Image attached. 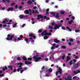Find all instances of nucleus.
<instances>
[{"mask_svg":"<svg viewBox=\"0 0 80 80\" xmlns=\"http://www.w3.org/2000/svg\"><path fill=\"white\" fill-rule=\"evenodd\" d=\"M18 65H20L19 66V68H18L17 69V71L18 72H20V70H22V66L23 65V63H18Z\"/></svg>","mask_w":80,"mask_h":80,"instance_id":"nucleus-4","label":"nucleus"},{"mask_svg":"<svg viewBox=\"0 0 80 80\" xmlns=\"http://www.w3.org/2000/svg\"><path fill=\"white\" fill-rule=\"evenodd\" d=\"M47 38H48V36H45L44 37V40H46Z\"/></svg>","mask_w":80,"mask_h":80,"instance_id":"nucleus-34","label":"nucleus"},{"mask_svg":"<svg viewBox=\"0 0 80 80\" xmlns=\"http://www.w3.org/2000/svg\"><path fill=\"white\" fill-rule=\"evenodd\" d=\"M62 30H65V27H63V26L62 27Z\"/></svg>","mask_w":80,"mask_h":80,"instance_id":"nucleus-47","label":"nucleus"},{"mask_svg":"<svg viewBox=\"0 0 80 80\" xmlns=\"http://www.w3.org/2000/svg\"><path fill=\"white\" fill-rule=\"evenodd\" d=\"M39 57V55H37L33 56V59L35 60V61L36 62H39V60L42 59V58H41V57Z\"/></svg>","mask_w":80,"mask_h":80,"instance_id":"nucleus-1","label":"nucleus"},{"mask_svg":"<svg viewBox=\"0 0 80 80\" xmlns=\"http://www.w3.org/2000/svg\"><path fill=\"white\" fill-rule=\"evenodd\" d=\"M47 31L45 30L43 31L42 33H41V35L42 36L43 35V36L45 35H47Z\"/></svg>","mask_w":80,"mask_h":80,"instance_id":"nucleus-9","label":"nucleus"},{"mask_svg":"<svg viewBox=\"0 0 80 80\" xmlns=\"http://www.w3.org/2000/svg\"><path fill=\"white\" fill-rule=\"evenodd\" d=\"M36 8H37L36 6H34L33 7V9H36Z\"/></svg>","mask_w":80,"mask_h":80,"instance_id":"nucleus-61","label":"nucleus"},{"mask_svg":"<svg viewBox=\"0 0 80 80\" xmlns=\"http://www.w3.org/2000/svg\"><path fill=\"white\" fill-rule=\"evenodd\" d=\"M28 60L29 61H30L32 60V58H28Z\"/></svg>","mask_w":80,"mask_h":80,"instance_id":"nucleus-39","label":"nucleus"},{"mask_svg":"<svg viewBox=\"0 0 80 80\" xmlns=\"http://www.w3.org/2000/svg\"><path fill=\"white\" fill-rule=\"evenodd\" d=\"M22 59L23 60H24V61H27V58H26V57L25 56H23L22 57Z\"/></svg>","mask_w":80,"mask_h":80,"instance_id":"nucleus-24","label":"nucleus"},{"mask_svg":"<svg viewBox=\"0 0 80 80\" xmlns=\"http://www.w3.org/2000/svg\"><path fill=\"white\" fill-rule=\"evenodd\" d=\"M7 22H8V19H7V18H6L4 19V20L2 22V23H6Z\"/></svg>","mask_w":80,"mask_h":80,"instance_id":"nucleus-13","label":"nucleus"},{"mask_svg":"<svg viewBox=\"0 0 80 80\" xmlns=\"http://www.w3.org/2000/svg\"><path fill=\"white\" fill-rule=\"evenodd\" d=\"M52 59H53V57L52 55H51V56L49 57V60H51Z\"/></svg>","mask_w":80,"mask_h":80,"instance_id":"nucleus-31","label":"nucleus"},{"mask_svg":"<svg viewBox=\"0 0 80 80\" xmlns=\"http://www.w3.org/2000/svg\"><path fill=\"white\" fill-rule=\"evenodd\" d=\"M21 59V58H20V57H18L17 58V60H20Z\"/></svg>","mask_w":80,"mask_h":80,"instance_id":"nucleus-44","label":"nucleus"},{"mask_svg":"<svg viewBox=\"0 0 80 80\" xmlns=\"http://www.w3.org/2000/svg\"><path fill=\"white\" fill-rule=\"evenodd\" d=\"M68 45H69L70 46H71V45H72V43H71V42H69Z\"/></svg>","mask_w":80,"mask_h":80,"instance_id":"nucleus-53","label":"nucleus"},{"mask_svg":"<svg viewBox=\"0 0 80 80\" xmlns=\"http://www.w3.org/2000/svg\"><path fill=\"white\" fill-rule=\"evenodd\" d=\"M66 58H67L66 59L67 62H68V60H70V57L69 56H67Z\"/></svg>","mask_w":80,"mask_h":80,"instance_id":"nucleus-18","label":"nucleus"},{"mask_svg":"<svg viewBox=\"0 0 80 80\" xmlns=\"http://www.w3.org/2000/svg\"><path fill=\"white\" fill-rule=\"evenodd\" d=\"M27 17H28V16L27 15H25L24 16L23 15H21L19 16V18H21V19L25 18H27Z\"/></svg>","mask_w":80,"mask_h":80,"instance_id":"nucleus-8","label":"nucleus"},{"mask_svg":"<svg viewBox=\"0 0 80 80\" xmlns=\"http://www.w3.org/2000/svg\"><path fill=\"white\" fill-rule=\"evenodd\" d=\"M69 41L71 42H73V39L72 38H70L69 39Z\"/></svg>","mask_w":80,"mask_h":80,"instance_id":"nucleus-36","label":"nucleus"},{"mask_svg":"<svg viewBox=\"0 0 80 80\" xmlns=\"http://www.w3.org/2000/svg\"><path fill=\"white\" fill-rule=\"evenodd\" d=\"M66 28L67 29H68V30L69 31V32H71V31H72V29L68 27V26H66Z\"/></svg>","mask_w":80,"mask_h":80,"instance_id":"nucleus-27","label":"nucleus"},{"mask_svg":"<svg viewBox=\"0 0 80 80\" xmlns=\"http://www.w3.org/2000/svg\"><path fill=\"white\" fill-rule=\"evenodd\" d=\"M51 25H52V26H54L55 25V23H52Z\"/></svg>","mask_w":80,"mask_h":80,"instance_id":"nucleus-63","label":"nucleus"},{"mask_svg":"<svg viewBox=\"0 0 80 80\" xmlns=\"http://www.w3.org/2000/svg\"><path fill=\"white\" fill-rule=\"evenodd\" d=\"M73 72L75 75H77V74L78 73L80 72V69L77 70L76 71H74Z\"/></svg>","mask_w":80,"mask_h":80,"instance_id":"nucleus-11","label":"nucleus"},{"mask_svg":"<svg viewBox=\"0 0 80 80\" xmlns=\"http://www.w3.org/2000/svg\"><path fill=\"white\" fill-rule=\"evenodd\" d=\"M56 44L55 43H54L53 44L51 48L52 50H53V49H55V45Z\"/></svg>","mask_w":80,"mask_h":80,"instance_id":"nucleus-17","label":"nucleus"},{"mask_svg":"<svg viewBox=\"0 0 80 80\" xmlns=\"http://www.w3.org/2000/svg\"><path fill=\"white\" fill-rule=\"evenodd\" d=\"M49 29H53V27H52L51 26H49Z\"/></svg>","mask_w":80,"mask_h":80,"instance_id":"nucleus-35","label":"nucleus"},{"mask_svg":"<svg viewBox=\"0 0 80 80\" xmlns=\"http://www.w3.org/2000/svg\"><path fill=\"white\" fill-rule=\"evenodd\" d=\"M54 42H55V43H58L60 42V41H58L57 39H54Z\"/></svg>","mask_w":80,"mask_h":80,"instance_id":"nucleus-19","label":"nucleus"},{"mask_svg":"<svg viewBox=\"0 0 80 80\" xmlns=\"http://www.w3.org/2000/svg\"><path fill=\"white\" fill-rule=\"evenodd\" d=\"M75 32H76V33H78V32H80V30L79 29L76 30H75Z\"/></svg>","mask_w":80,"mask_h":80,"instance_id":"nucleus-42","label":"nucleus"},{"mask_svg":"<svg viewBox=\"0 0 80 80\" xmlns=\"http://www.w3.org/2000/svg\"><path fill=\"white\" fill-rule=\"evenodd\" d=\"M17 23H15L13 25V27H16L17 26Z\"/></svg>","mask_w":80,"mask_h":80,"instance_id":"nucleus-43","label":"nucleus"},{"mask_svg":"<svg viewBox=\"0 0 80 80\" xmlns=\"http://www.w3.org/2000/svg\"><path fill=\"white\" fill-rule=\"evenodd\" d=\"M8 68H10L11 70H13V67L12 66H8Z\"/></svg>","mask_w":80,"mask_h":80,"instance_id":"nucleus-23","label":"nucleus"},{"mask_svg":"<svg viewBox=\"0 0 80 80\" xmlns=\"http://www.w3.org/2000/svg\"><path fill=\"white\" fill-rule=\"evenodd\" d=\"M58 71H57L56 72V76H57L58 75V72L59 73V74H62V70L61 68L59 67L58 69Z\"/></svg>","mask_w":80,"mask_h":80,"instance_id":"nucleus-3","label":"nucleus"},{"mask_svg":"<svg viewBox=\"0 0 80 80\" xmlns=\"http://www.w3.org/2000/svg\"><path fill=\"white\" fill-rule=\"evenodd\" d=\"M53 30L52 29L50 30H49V32H52Z\"/></svg>","mask_w":80,"mask_h":80,"instance_id":"nucleus-62","label":"nucleus"},{"mask_svg":"<svg viewBox=\"0 0 80 80\" xmlns=\"http://www.w3.org/2000/svg\"><path fill=\"white\" fill-rule=\"evenodd\" d=\"M49 2V0H46L45 1V2L46 3H48V2Z\"/></svg>","mask_w":80,"mask_h":80,"instance_id":"nucleus-60","label":"nucleus"},{"mask_svg":"<svg viewBox=\"0 0 80 80\" xmlns=\"http://www.w3.org/2000/svg\"><path fill=\"white\" fill-rule=\"evenodd\" d=\"M72 20H74L75 19V17L72 16Z\"/></svg>","mask_w":80,"mask_h":80,"instance_id":"nucleus-54","label":"nucleus"},{"mask_svg":"<svg viewBox=\"0 0 80 80\" xmlns=\"http://www.w3.org/2000/svg\"><path fill=\"white\" fill-rule=\"evenodd\" d=\"M51 15H52V16H55V13L53 12H52L51 13Z\"/></svg>","mask_w":80,"mask_h":80,"instance_id":"nucleus-33","label":"nucleus"},{"mask_svg":"<svg viewBox=\"0 0 80 80\" xmlns=\"http://www.w3.org/2000/svg\"><path fill=\"white\" fill-rule=\"evenodd\" d=\"M68 22L69 24L70 25H71V24H72V23H74V22H73V20H71L70 21H68Z\"/></svg>","mask_w":80,"mask_h":80,"instance_id":"nucleus-21","label":"nucleus"},{"mask_svg":"<svg viewBox=\"0 0 80 80\" xmlns=\"http://www.w3.org/2000/svg\"><path fill=\"white\" fill-rule=\"evenodd\" d=\"M66 80H71L72 77L70 75H68L67 77V78H65Z\"/></svg>","mask_w":80,"mask_h":80,"instance_id":"nucleus-14","label":"nucleus"},{"mask_svg":"<svg viewBox=\"0 0 80 80\" xmlns=\"http://www.w3.org/2000/svg\"><path fill=\"white\" fill-rule=\"evenodd\" d=\"M73 61L74 62V63H75L77 62V60L75 59H73Z\"/></svg>","mask_w":80,"mask_h":80,"instance_id":"nucleus-52","label":"nucleus"},{"mask_svg":"<svg viewBox=\"0 0 80 80\" xmlns=\"http://www.w3.org/2000/svg\"><path fill=\"white\" fill-rule=\"evenodd\" d=\"M72 62H73V61H72V60L70 61L69 63V65H72Z\"/></svg>","mask_w":80,"mask_h":80,"instance_id":"nucleus-38","label":"nucleus"},{"mask_svg":"<svg viewBox=\"0 0 80 80\" xmlns=\"http://www.w3.org/2000/svg\"><path fill=\"white\" fill-rule=\"evenodd\" d=\"M40 18H43V16H42L41 14L38 15V18H37V20H39Z\"/></svg>","mask_w":80,"mask_h":80,"instance_id":"nucleus-10","label":"nucleus"},{"mask_svg":"<svg viewBox=\"0 0 80 80\" xmlns=\"http://www.w3.org/2000/svg\"><path fill=\"white\" fill-rule=\"evenodd\" d=\"M27 3L28 4H29V5H30V4H32V2L30 0H29L28 2H27Z\"/></svg>","mask_w":80,"mask_h":80,"instance_id":"nucleus-26","label":"nucleus"},{"mask_svg":"<svg viewBox=\"0 0 80 80\" xmlns=\"http://www.w3.org/2000/svg\"><path fill=\"white\" fill-rule=\"evenodd\" d=\"M29 40H31L32 42H35L34 40H33V39H32V38H29Z\"/></svg>","mask_w":80,"mask_h":80,"instance_id":"nucleus-32","label":"nucleus"},{"mask_svg":"<svg viewBox=\"0 0 80 80\" xmlns=\"http://www.w3.org/2000/svg\"><path fill=\"white\" fill-rule=\"evenodd\" d=\"M45 61H48V58H46L45 59Z\"/></svg>","mask_w":80,"mask_h":80,"instance_id":"nucleus-55","label":"nucleus"},{"mask_svg":"<svg viewBox=\"0 0 80 80\" xmlns=\"http://www.w3.org/2000/svg\"><path fill=\"white\" fill-rule=\"evenodd\" d=\"M65 55L64 54L62 57V60H64V58H65Z\"/></svg>","mask_w":80,"mask_h":80,"instance_id":"nucleus-40","label":"nucleus"},{"mask_svg":"<svg viewBox=\"0 0 80 80\" xmlns=\"http://www.w3.org/2000/svg\"><path fill=\"white\" fill-rule=\"evenodd\" d=\"M13 10V8H9L8 9H7V11L8 12H9V11H12Z\"/></svg>","mask_w":80,"mask_h":80,"instance_id":"nucleus-22","label":"nucleus"},{"mask_svg":"<svg viewBox=\"0 0 80 80\" xmlns=\"http://www.w3.org/2000/svg\"><path fill=\"white\" fill-rule=\"evenodd\" d=\"M4 75V74H0V77H2Z\"/></svg>","mask_w":80,"mask_h":80,"instance_id":"nucleus-51","label":"nucleus"},{"mask_svg":"<svg viewBox=\"0 0 80 80\" xmlns=\"http://www.w3.org/2000/svg\"><path fill=\"white\" fill-rule=\"evenodd\" d=\"M14 4H15V2L11 3V6H13V5H14Z\"/></svg>","mask_w":80,"mask_h":80,"instance_id":"nucleus-46","label":"nucleus"},{"mask_svg":"<svg viewBox=\"0 0 80 80\" xmlns=\"http://www.w3.org/2000/svg\"><path fill=\"white\" fill-rule=\"evenodd\" d=\"M46 35H48V36H50V35H52V33L50 32H47Z\"/></svg>","mask_w":80,"mask_h":80,"instance_id":"nucleus-30","label":"nucleus"},{"mask_svg":"<svg viewBox=\"0 0 80 80\" xmlns=\"http://www.w3.org/2000/svg\"><path fill=\"white\" fill-rule=\"evenodd\" d=\"M62 48H63V49H65L66 48V47L65 46H62Z\"/></svg>","mask_w":80,"mask_h":80,"instance_id":"nucleus-41","label":"nucleus"},{"mask_svg":"<svg viewBox=\"0 0 80 80\" xmlns=\"http://www.w3.org/2000/svg\"><path fill=\"white\" fill-rule=\"evenodd\" d=\"M25 63L26 65H30V64H32V62L29 61H25Z\"/></svg>","mask_w":80,"mask_h":80,"instance_id":"nucleus-16","label":"nucleus"},{"mask_svg":"<svg viewBox=\"0 0 80 80\" xmlns=\"http://www.w3.org/2000/svg\"><path fill=\"white\" fill-rule=\"evenodd\" d=\"M48 71L50 73H52V68H49L48 70Z\"/></svg>","mask_w":80,"mask_h":80,"instance_id":"nucleus-28","label":"nucleus"},{"mask_svg":"<svg viewBox=\"0 0 80 80\" xmlns=\"http://www.w3.org/2000/svg\"><path fill=\"white\" fill-rule=\"evenodd\" d=\"M78 62H77L75 64V63H73V67L74 68H78V65H79Z\"/></svg>","mask_w":80,"mask_h":80,"instance_id":"nucleus-7","label":"nucleus"},{"mask_svg":"<svg viewBox=\"0 0 80 80\" xmlns=\"http://www.w3.org/2000/svg\"><path fill=\"white\" fill-rule=\"evenodd\" d=\"M29 12H32V11L30 9H29L28 10H26L24 11V13H25V14H27V15H28V14H29Z\"/></svg>","mask_w":80,"mask_h":80,"instance_id":"nucleus-6","label":"nucleus"},{"mask_svg":"<svg viewBox=\"0 0 80 80\" xmlns=\"http://www.w3.org/2000/svg\"><path fill=\"white\" fill-rule=\"evenodd\" d=\"M24 41H25L27 43H28V44H29V41H28V39H27V38H25L24 39Z\"/></svg>","mask_w":80,"mask_h":80,"instance_id":"nucleus-20","label":"nucleus"},{"mask_svg":"<svg viewBox=\"0 0 80 80\" xmlns=\"http://www.w3.org/2000/svg\"><path fill=\"white\" fill-rule=\"evenodd\" d=\"M19 9H21V8H22V6H20L19 7Z\"/></svg>","mask_w":80,"mask_h":80,"instance_id":"nucleus-59","label":"nucleus"},{"mask_svg":"<svg viewBox=\"0 0 80 80\" xmlns=\"http://www.w3.org/2000/svg\"><path fill=\"white\" fill-rule=\"evenodd\" d=\"M23 38V36L22 35H20V38H21V39L22 38Z\"/></svg>","mask_w":80,"mask_h":80,"instance_id":"nucleus-49","label":"nucleus"},{"mask_svg":"<svg viewBox=\"0 0 80 80\" xmlns=\"http://www.w3.org/2000/svg\"><path fill=\"white\" fill-rule=\"evenodd\" d=\"M17 39L18 40H21V38H18Z\"/></svg>","mask_w":80,"mask_h":80,"instance_id":"nucleus-56","label":"nucleus"},{"mask_svg":"<svg viewBox=\"0 0 80 80\" xmlns=\"http://www.w3.org/2000/svg\"><path fill=\"white\" fill-rule=\"evenodd\" d=\"M42 32V29H40L39 30L38 32L39 33H41V32Z\"/></svg>","mask_w":80,"mask_h":80,"instance_id":"nucleus-45","label":"nucleus"},{"mask_svg":"<svg viewBox=\"0 0 80 80\" xmlns=\"http://www.w3.org/2000/svg\"><path fill=\"white\" fill-rule=\"evenodd\" d=\"M29 36L30 37H32L33 38H34V39H36V36H35L33 35V34L32 33H31V34H29Z\"/></svg>","mask_w":80,"mask_h":80,"instance_id":"nucleus-12","label":"nucleus"},{"mask_svg":"<svg viewBox=\"0 0 80 80\" xmlns=\"http://www.w3.org/2000/svg\"><path fill=\"white\" fill-rule=\"evenodd\" d=\"M14 42H17V39H14L13 40Z\"/></svg>","mask_w":80,"mask_h":80,"instance_id":"nucleus-58","label":"nucleus"},{"mask_svg":"<svg viewBox=\"0 0 80 80\" xmlns=\"http://www.w3.org/2000/svg\"><path fill=\"white\" fill-rule=\"evenodd\" d=\"M60 13L61 15H63V14H64V13H65V12H64L63 11H61L60 12Z\"/></svg>","mask_w":80,"mask_h":80,"instance_id":"nucleus-37","label":"nucleus"},{"mask_svg":"<svg viewBox=\"0 0 80 80\" xmlns=\"http://www.w3.org/2000/svg\"><path fill=\"white\" fill-rule=\"evenodd\" d=\"M62 27V24L61 23L60 24H56L55 25V27H54V29L55 30H57V28H59V27Z\"/></svg>","mask_w":80,"mask_h":80,"instance_id":"nucleus-5","label":"nucleus"},{"mask_svg":"<svg viewBox=\"0 0 80 80\" xmlns=\"http://www.w3.org/2000/svg\"><path fill=\"white\" fill-rule=\"evenodd\" d=\"M25 26V24H23L22 26V28H23V27Z\"/></svg>","mask_w":80,"mask_h":80,"instance_id":"nucleus-64","label":"nucleus"},{"mask_svg":"<svg viewBox=\"0 0 80 80\" xmlns=\"http://www.w3.org/2000/svg\"><path fill=\"white\" fill-rule=\"evenodd\" d=\"M24 71L23 70H22L20 72L21 73H22Z\"/></svg>","mask_w":80,"mask_h":80,"instance_id":"nucleus-48","label":"nucleus"},{"mask_svg":"<svg viewBox=\"0 0 80 80\" xmlns=\"http://www.w3.org/2000/svg\"><path fill=\"white\" fill-rule=\"evenodd\" d=\"M8 37L6 38V40L8 41L12 40L13 38L15 37L13 35H11L10 34H8L7 36Z\"/></svg>","mask_w":80,"mask_h":80,"instance_id":"nucleus-2","label":"nucleus"},{"mask_svg":"<svg viewBox=\"0 0 80 80\" xmlns=\"http://www.w3.org/2000/svg\"><path fill=\"white\" fill-rule=\"evenodd\" d=\"M16 71H17V70L16 69H14L13 71V72H16Z\"/></svg>","mask_w":80,"mask_h":80,"instance_id":"nucleus-57","label":"nucleus"},{"mask_svg":"<svg viewBox=\"0 0 80 80\" xmlns=\"http://www.w3.org/2000/svg\"><path fill=\"white\" fill-rule=\"evenodd\" d=\"M8 69V68L5 67L4 68H3L2 69L3 71H4L6 70H7Z\"/></svg>","mask_w":80,"mask_h":80,"instance_id":"nucleus-29","label":"nucleus"},{"mask_svg":"<svg viewBox=\"0 0 80 80\" xmlns=\"http://www.w3.org/2000/svg\"><path fill=\"white\" fill-rule=\"evenodd\" d=\"M75 59H78V56H76L75 57Z\"/></svg>","mask_w":80,"mask_h":80,"instance_id":"nucleus-50","label":"nucleus"},{"mask_svg":"<svg viewBox=\"0 0 80 80\" xmlns=\"http://www.w3.org/2000/svg\"><path fill=\"white\" fill-rule=\"evenodd\" d=\"M55 18H58L60 17L59 16V13H56V14H55Z\"/></svg>","mask_w":80,"mask_h":80,"instance_id":"nucleus-15","label":"nucleus"},{"mask_svg":"<svg viewBox=\"0 0 80 80\" xmlns=\"http://www.w3.org/2000/svg\"><path fill=\"white\" fill-rule=\"evenodd\" d=\"M46 15H48V12H49V8H48L46 9Z\"/></svg>","mask_w":80,"mask_h":80,"instance_id":"nucleus-25","label":"nucleus"}]
</instances>
